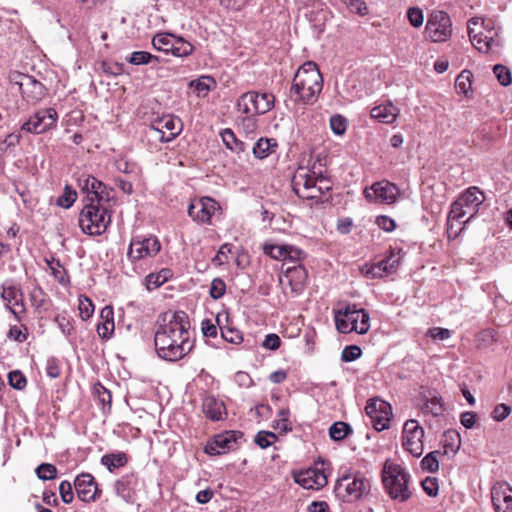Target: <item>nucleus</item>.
I'll return each instance as SVG.
<instances>
[{
	"instance_id": "nucleus-58",
	"label": "nucleus",
	"mask_w": 512,
	"mask_h": 512,
	"mask_svg": "<svg viewBox=\"0 0 512 512\" xmlns=\"http://www.w3.org/2000/svg\"><path fill=\"white\" fill-rule=\"evenodd\" d=\"M423 409H424V412L430 413L433 416H438V415L442 414V412L444 410L443 405H442L440 399H438V398H431V399L427 400Z\"/></svg>"
},
{
	"instance_id": "nucleus-10",
	"label": "nucleus",
	"mask_w": 512,
	"mask_h": 512,
	"mask_svg": "<svg viewBox=\"0 0 512 512\" xmlns=\"http://www.w3.org/2000/svg\"><path fill=\"white\" fill-rule=\"evenodd\" d=\"M274 105V96L270 93L249 91L244 93L237 101L238 111L248 117L265 114Z\"/></svg>"
},
{
	"instance_id": "nucleus-34",
	"label": "nucleus",
	"mask_w": 512,
	"mask_h": 512,
	"mask_svg": "<svg viewBox=\"0 0 512 512\" xmlns=\"http://www.w3.org/2000/svg\"><path fill=\"white\" fill-rule=\"evenodd\" d=\"M221 138L225 146L232 152L239 154L246 150V144L238 140L231 129H225L221 133Z\"/></svg>"
},
{
	"instance_id": "nucleus-43",
	"label": "nucleus",
	"mask_w": 512,
	"mask_h": 512,
	"mask_svg": "<svg viewBox=\"0 0 512 512\" xmlns=\"http://www.w3.org/2000/svg\"><path fill=\"white\" fill-rule=\"evenodd\" d=\"M36 475L40 480H53L57 477V468L50 463L40 464L36 470Z\"/></svg>"
},
{
	"instance_id": "nucleus-42",
	"label": "nucleus",
	"mask_w": 512,
	"mask_h": 512,
	"mask_svg": "<svg viewBox=\"0 0 512 512\" xmlns=\"http://www.w3.org/2000/svg\"><path fill=\"white\" fill-rule=\"evenodd\" d=\"M194 47L181 37H175L171 54L176 57H186L192 54Z\"/></svg>"
},
{
	"instance_id": "nucleus-54",
	"label": "nucleus",
	"mask_w": 512,
	"mask_h": 512,
	"mask_svg": "<svg viewBox=\"0 0 512 512\" xmlns=\"http://www.w3.org/2000/svg\"><path fill=\"white\" fill-rule=\"evenodd\" d=\"M511 411H512L511 406L504 404V403H500L494 407V409L491 413V417L495 421L501 422V421L505 420L510 415Z\"/></svg>"
},
{
	"instance_id": "nucleus-5",
	"label": "nucleus",
	"mask_w": 512,
	"mask_h": 512,
	"mask_svg": "<svg viewBox=\"0 0 512 512\" xmlns=\"http://www.w3.org/2000/svg\"><path fill=\"white\" fill-rule=\"evenodd\" d=\"M335 324L340 333L356 332L365 334L370 328V316L368 312L356 305H347L343 310L335 311Z\"/></svg>"
},
{
	"instance_id": "nucleus-27",
	"label": "nucleus",
	"mask_w": 512,
	"mask_h": 512,
	"mask_svg": "<svg viewBox=\"0 0 512 512\" xmlns=\"http://www.w3.org/2000/svg\"><path fill=\"white\" fill-rule=\"evenodd\" d=\"M1 297L15 318L20 320L19 315L25 310L20 290L11 285H3Z\"/></svg>"
},
{
	"instance_id": "nucleus-63",
	"label": "nucleus",
	"mask_w": 512,
	"mask_h": 512,
	"mask_svg": "<svg viewBox=\"0 0 512 512\" xmlns=\"http://www.w3.org/2000/svg\"><path fill=\"white\" fill-rule=\"evenodd\" d=\"M427 335L434 340H446L451 337V331L446 328L433 327L428 329Z\"/></svg>"
},
{
	"instance_id": "nucleus-11",
	"label": "nucleus",
	"mask_w": 512,
	"mask_h": 512,
	"mask_svg": "<svg viewBox=\"0 0 512 512\" xmlns=\"http://www.w3.org/2000/svg\"><path fill=\"white\" fill-rule=\"evenodd\" d=\"M182 121L173 115L167 114L156 117L150 124V137L162 143L174 140L182 131Z\"/></svg>"
},
{
	"instance_id": "nucleus-37",
	"label": "nucleus",
	"mask_w": 512,
	"mask_h": 512,
	"mask_svg": "<svg viewBox=\"0 0 512 512\" xmlns=\"http://www.w3.org/2000/svg\"><path fill=\"white\" fill-rule=\"evenodd\" d=\"M460 435L454 430H449L444 434V453L455 455L460 448Z\"/></svg>"
},
{
	"instance_id": "nucleus-3",
	"label": "nucleus",
	"mask_w": 512,
	"mask_h": 512,
	"mask_svg": "<svg viewBox=\"0 0 512 512\" xmlns=\"http://www.w3.org/2000/svg\"><path fill=\"white\" fill-rule=\"evenodd\" d=\"M312 168L299 167L293 175L292 187L295 194L307 200L320 199L332 187L331 181L322 172Z\"/></svg>"
},
{
	"instance_id": "nucleus-20",
	"label": "nucleus",
	"mask_w": 512,
	"mask_h": 512,
	"mask_svg": "<svg viewBox=\"0 0 512 512\" xmlns=\"http://www.w3.org/2000/svg\"><path fill=\"white\" fill-rule=\"evenodd\" d=\"M399 195L398 187L388 181L374 183L365 190V197L373 202L392 204Z\"/></svg>"
},
{
	"instance_id": "nucleus-45",
	"label": "nucleus",
	"mask_w": 512,
	"mask_h": 512,
	"mask_svg": "<svg viewBox=\"0 0 512 512\" xmlns=\"http://www.w3.org/2000/svg\"><path fill=\"white\" fill-rule=\"evenodd\" d=\"M77 199V193L69 186L64 188L63 194L57 199V205L63 208H70Z\"/></svg>"
},
{
	"instance_id": "nucleus-15",
	"label": "nucleus",
	"mask_w": 512,
	"mask_h": 512,
	"mask_svg": "<svg viewBox=\"0 0 512 512\" xmlns=\"http://www.w3.org/2000/svg\"><path fill=\"white\" fill-rule=\"evenodd\" d=\"M365 411L375 430L382 431L389 428L392 407L388 402L380 398L369 399Z\"/></svg>"
},
{
	"instance_id": "nucleus-61",
	"label": "nucleus",
	"mask_w": 512,
	"mask_h": 512,
	"mask_svg": "<svg viewBox=\"0 0 512 512\" xmlns=\"http://www.w3.org/2000/svg\"><path fill=\"white\" fill-rule=\"evenodd\" d=\"M361 354L362 351L358 346H347L341 353V359L344 362H351L358 359Z\"/></svg>"
},
{
	"instance_id": "nucleus-46",
	"label": "nucleus",
	"mask_w": 512,
	"mask_h": 512,
	"mask_svg": "<svg viewBox=\"0 0 512 512\" xmlns=\"http://www.w3.org/2000/svg\"><path fill=\"white\" fill-rule=\"evenodd\" d=\"M276 440H277L276 434H274L273 432H268V431L258 432L254 439L255 443L262 449H265V448L271 446L272 444L275 443Z\"/></svg>"
},
{
	"instance_id": "nucleus-19",
	"label": "nucleus",
	"mask_w": 512,
	"mask_h": 512,
	"mask_svg": "<svg viewBox=\"0 0 512 512\" xmlns=\"http://www.w3.org/2000/svg\"><path fill=\"white\" fill-rule=\"evenodd\" d=\"M220 209L219 204L210 197L193 200L188 207V215L196 222L210 223L211 218Z\"/></svg>"
},
{
	"instance_id": "nucleus-33",
	"label": "nucleus",
	"mask_w": 512,
	"mask_h": 512,
	"mask_svg": "<svg viewBox=\"0 0 512 512\" xmlns=\"http://www.w3.org/2000/svg\"><path fill=\"white\" fill-rule=\"evenodd\" d=\"M127 456L123 452L109 453L101 457V464L107 467L110 472L127 464Z\"/></svg>"
},
{
	"instance_id": "nucleus-53",
	"label": "nucleus",
	"mask_w": 512,
	"mask_h": 512,
	"mask_svg": "<svg viewBox=\"0 0 512 512\" xmlns=\"http://www.w3.org/2000/svg\"><path fill=\"white\" fill-rule=\"evenodd\" d=\"M226 292V284L221 278H214L210 285V296L217 300L220 299Z\"/></svg>"
},
{
	"instance_id": "nucleus-64",
	"label": "nucleus",
	"mask_w": 512,
	"mask_h": 512,
	"mask_svg": "<svg viewBox=\"0 0 512 512\" xmlns=\"http://www.w3.org/2000/svg\"><path fill=\"white\" fill-rule=\"evenodd\" d=\"M347 6L349 9L359 15H366L368 13V7L362 0H348Z\"/></svg>"
},
{
	"instance_id": "nucleus-60",
	"label": "nucleus",
	"mask_w": 512,
	"mask_h": 512,
	"mask_svg": "<svg viewBox=\"0 0 512 512\" xmlns=\"http://www.w3.org/2000/svg\"><path fill=\"white\" fill-rule=\"evenodd\" d=\"M232 245L229 243L223 244L218 250L215 257L212 259V263L217 266H221L228 261V254L231 252Z\"/></svg>"
},
{
	"instance_id": "nucleus-50",
	"label": "nucleus",
	"mask_w": 512,
	"mask_h": 512,
	"mask_svg": "<svg viewBox=\"0 0 512 512\" xmlns=\"http://www.w3.org/2000/svg\"><path fill=\"white\" fill-rule=\"evenodd\" d=\"M8 381L11 387L17 390L24 389L27 384L25 376L19 370L11 371L8 374Z\"/></svg>"
},
{
	"instance_id": "nucleus-24",
	"label": "nucleus",
	"mask_w": 512,
	"mask_h": 512,
	"mask_svg": "<svg viewBox=\"0 0 512 512\" xmlns=\"http://www.w3.org/2000/svg\"><path fill=\"white\" fill-rule=\"evenodd\" d=\"M294 481L304 489L319 490L327 484V477L322 470L309 468L294 474Z\"/></svg>"
},
{
	"instance_id": "nucleus-57",
	"label": "nucleus",
	"mask_w": 512,
	"mask_h": 512,
	"mask_svg": "<svg viewBox=\"0 0 512 512\" xmlns=\"http://www.w3.org/2000/svg\"><path fill=\"white\" fill-rule=\"evenodd\" d=\"M331 130L336 135H342L346 131V119L341 115H333L330 118Z\"/></svg>"
},
{
	"instance_id": "nucleus-4",
	"label": "nucleus",
	"mask_w": 512,
	"mask_h": 512,
	"mask_svg": "<svg viewBox=\"0 0 512 512\" xmlns=\"http://www.w3.org/2000/svg\"><path fill=\"white\" fill-rule=\"evenodd\" d=\"M409 474L399 464L386 460L382 470V480L389 496L394 500L404 502L411 496L409 489Z\"/></svg>"
},
{
	"instance_id": "nucleus-32",
	"label": "nucleus",
	"mask_w": 512,
	"mask_h": 512,
	"mask_svg": "<svg viewBox=\"0 0 512 512\" xmlns=\"http://www.w3.org/2000/svg\"><path fill=\"white\" fill-rule=\"evenodd\" d=\"M278 147L277 141L273 138H260L252 148L253 154L258 159H264Z\"/></svg>"
},
{
	"instance_id": "nucleus-21",
	"label": "nucleus",
	"mask_w": 512,
	"mask_h": 512,
	"mask_svg": "<svg viewBox=\"0 0 512 512\" xmlns=\"http://www.w3.org/2000/svg\"><path fill=\"white\" fill-rule=\"evenodd\" d=\"M74 487L78 498L83 502H94L101 495V490L98 489V485L90 473L78 475L74 481Z\"/></svg>"
},
{
	"instance_id": "nucleus-55",
	"label": "nucleus",
	"mask_w": 512,
	"mask_h": 512,
	"mask_svg": "<svg viewBox=\"0 0 512 512\" xmlns=\"http://www.w3.org/2000/svg\"><path fill=\"white\" fill-rule=\"evenodd\" d=\"M222 338L232 344H240L243 341V336L240 331L233 328H221Z\"/></svg>"
},
{
	"instance_id": "nucleus-25",
	"label": "nucleus",
	"mask_w": 512,
	"mask_h": 512,
	"mask_svg": "<svg viewBox=\"0 0 512 512\" xmlns=\"http://www.w3.org/2000/svg\"><path fill=\"white\" fill-rule=\"evenodd\" d=\"M236 439L233 432H225L214 436L205 447V452L209 455L225 454L235 448Z\"/></svg>"
},
{
	"instance_id": "nucleus-39",
	"label": "nucleus",
	"mask_w": 512,
	"mask_h": 512,
	"mask_svg": "<svg viewBox=\"0 0 512 512\" xmlns=\"http://www.w3.org/2000/svg\"><path fill=\"white\" fill-rule=\"evenodd\" d=\"M171 277V271L163 269L159 273H150L146 276V286L148 290L156 289L164 284Z\"/></svg>"
},
{
	"instance_id": "nucleus-56",
	"label": "nucleus",
	"mask_w": 512,
	"mask_h": 512,
	"mask_svg": "<svg viewBox=\"0 0 512 512\" xmlns=\"http://www.w3.org/2000/svg\"><path fill=\"white\" fill-rule=\"evenodd\" d=\"M303 254V251L298 247L286 245V251L284 254V264L286 262L297 263L302 259Z\"/></svg>"
},
{
	"instance_id": "nucleus-18",
	"label": "nucleus",
	"mask_w": 512,
	"mask_h": 512,
	"mask_svg": "<svg viewBox=\"0 0 512 512\" xmlns=\"http://www.w3.org/2000/svg\"><path fill=\"white\" fill-rule=\"evenodd\" d=\"M81 188L87 195V203L107 205L111 199V191L94 176H86L80 180Z\"/></svg>"
},
{
	"instance_id": "nucleus-2",
	"label": "nucleus",
	"mask_w": 512,
	"mask_h": 512,
	"mask_svg": "<svg viewBox=\"0 0 512 512\" xmlns=\"http://www.w3.org/2000/svg\"><path fill=\"white\" fill-rule=\"evenodd\" d=\"M322 89L323 78L317 65L307 61L294 75L290 97L295 102L313 104L317 101Z\"/></svg>"
},
{
	"instance_id": "nucleus-36",
	"label": "nucleus",
	"mask_w": 512,
	"mask_h": 512,
	"mask_svg": "<svg viewBox=\"0 0 512 512\" xmlns=\"http://www.w3.org/2000/svg\"><path fill=\"white\" fill-rule=\"evenodd\" d=\"M215 84L212 77L202 76L195 81H191L190 86L195 88L198 97H205Z\"/></svg>"
},
{
	"instance_id": "nucleus-13",
	"label": "nucleus",
	"mask_w": 512,
	"mask_h": 512,
	"mask_svg": "<svg viewBox=\"0 0 512 512\" xmlns=\"http://www.w3.org/2000/svg\"><path fill=\"white\" fill-rule=\"evenodd\" d=\"M424 429L417 420L409 419L404 423L402 430V447L413 457L419 458L424 452Z\"/></svg>"
},
{
	"instance_id": "nucleus-30",
	"label": "nucleus",
	"mask_w": 512,
	"mask_h": 512,
	"mask_svg": "<svg viewBox=\"0 0 512 512\" xmlns=\"http://www.w3.org/2000/svg\"><path fill=\"white\" fill-rule=\"evenodd\" d=\"M114 312L112 306H105L100 312V322L97 324V333L102 339H110L114 333Z\"/></svg>"
},
{
	"instance_id": "nucleus-44",
	"label": "nucleus",
	"mask_w": 512,
	"mask_h": 512,
	"mask_svg": "<svg viewBox=\"0 0 512 512\" xmlns=\"http://www.w3.org/2000/svg\"><path fill=\"white\" fill-rule=\"evenodd\" d=\"M440 454L439 451H432L428 453L421 461V467L423 470H426L428 472H436L439 469V460L438 455Z\"/></svg>"
},
{
	"instance_id": "nucleus-48",
	"label": "nucleus",
	"mask_w": 512,
	"mask_h": 512,
	"mask_svg": "<svg viewBox=\"0 0 512 512\" xmlns=\"http://www.w3.org/2000/svg\"><path fill=\"white\" fill-rule=\"evenodd\" d=\"M263 250H264V253L269 255L271 258L284 262V254L286 251V245H275V244L266 243L263 246Z\"/></svg>"
},
{
	"instance_id": "nucleus-28",
	"label": "nucleus",
	"mask_w": 512,
	"mask_h": 512,
	"mask_svg": "<svg viewBox=\"0 0 512 512\" xmlns=\"http://www.w3.org/2000/svg\"><path fill=\"white\" fill-rule=\"evenodd\" d=\"M202 411L212 421L223 420L227 415L224 402L212 395H208L203 399Z\"/></svg>"
},
{
	"instance_id": "nucleus-35",
	"label": "nucleus",
	"mask_w": 512,
	"mask_h": 512,
	"mask_svg": "<svg viewBox=\"0 0 512 512\" xmlns=\"http://www.w3.org/2000/svg\"><path fill=\"white\" fill-rule=\"evenodd\" d=\"M175 36L170 33H158L152 39L153 47L164 53H171Z\"/></svg>"
},
{
	"instance_id": "nucleus-31",
	"label": "nucleus",
	"mask_w": 512,
	"mask_h": 512,
	"mask_svg": "<svg viewBox=\"0 0 512 512\" xmlns=\"http://www.w3.org/2000/svg\"><path fill=\"white\" fill-rule=\"evenodd\" d=\"M285 277L289 282L291 290L295 293H299L304 288L307 279V271L302 265H294L287 267Z\"/></svg>"
},
{
	"instance_id": "nucleus-14",
	"label": "nucleus",
	"mask_w": 512,
	"mask_h": 512,
	"mask_svg": "<svg viewBox=\"0 0 512 512\" xmlns=\"http://www.w3.org/2000/svg\"><path fill=\"white\" fill-rule=\"evenodd\" d=\"M58 113L54 108H45L35 112L21 126V131L42 134L56 127Z\"/></svg>"
},
{
	"instance_id": "nucleus-52",
	"label": "nucleus",
	"mask_w": 512,
	"mask_h": 512,
	"mask_svg": "<svg viewBox=\"0 0 512 512\" xmlns=\"http://www.w3.org/2000/svg\"><path fill=\"white\" fill-rule=\"evenodd\" d=\"M45 262H46L47 266L49 267V269H50L52 275L54 276V278L59 283H63L64 282L65 272H64L60 262L58 260H55L54 258L45 259Z\"/></svg>"
},
{
	"instance_id": "nucleus-16",
	"label": "nucleus",
	"mask_w": 512,
	"mask_h": 512,
	"mask_svg": "<svg viewBox=\"0 0 512 512\" xmlns=\"http://www.w3.org/2000/svg\"><path fill=\"white\" fill-rule=\"evenodd\" d=\"M400 261V251L390 250L382 260L372 264H365L360 270L367 278H381L394 273L397 270Z\"/></svg>"
},
{
	"instance_id": "nucleus-38",
	"label": "nucleus",
	"mask_w": 512,
	"mask_h": 512,
	"mask_svg": "<svg viewBox=\"0 0 512 512\" xmlns=\"http://www.w3.org/2000/svg\"><path fill=\"white\" fill-rule=\"evenodd\" d=\"M126 61L132 65H146L150 62L159 63V57L146 51H135L126 57Z\"/></svg>"
},
{
	"instance_id": "nucleus-8",
	"label": "nucleus",
	"mask_w": 512,
	"mask_h": 512,
	"mask_svg": "<svg viewBox=\"0 0 512 512\" xmlns=\"http://www.w3.org/2000/svg\"><path fill=\"white\" fill-rule=\"evenodd\" d=\"M370 489V480L360 472L343 475L335 485L337 496L345 502H354L363 498L368 495Z\"/></svg>"
},
{
	"instance_id": "nucleus-6",
	"label": "nucleus",
	"mask_w": 512,
	"mask_h": 512,
	"mask_svg": "<svg viewBox=\"0 0 512 512\" xmlns=\"http://www.w3.org/2000/svg\"><path fill=\"white\" fill-rule=\"evenodd\" d=\"M484 201V194L477 187H469L451 205L448 220L469 222Z\"/></svg>"
},
{
	"instance_id": "nucleus-1",
	"label": "nucleus",
	"mask_w": 512,
	"mask_h": 512,
	"mask_svg": "<svg viewBox=\"0 0 512 512\" xmlns=\"http://www.w3.org/2000/svg\"><path fill=\"white\" fill-rule=\"evenodd\" d=\"M190 323L183 311L165 312L157 322L154 343L157 355L166 361L183 359L193 348Z\"/></svg>"
},
{
	"instance_id": "nucleus-41",
	"label": "nucleus",
	"mask_w": 512,
	"mask_h": 512,
	"mask_svg": "<svg viewBox=\"0 0 512 512\" xmlns=\"http://www.w3.org/2000/svg\"><path fill=\"white\" fill-rule=\"evenodd\" d=\"M472 74L470 71H462L455 82V88L458 93H462L467 96L472 91Z\"/></svg>"
},
{
	"instance_id": "nucleus-12",
	"label": "nucleus",
	"mask_w": 512,
	"mask_h": 512,
	"mask_svg": "<svg viewBox=\"0 0 512 512\" xmlns=\"http://www.w3.org/2000/svg\"><path fill=\"white\" fill-rule=\"evenodd\" d=\"M425 38L434 43L446 42L452 35V21L444 11H433L427 19Z\"/></svg>"
},
{
	"instance_id": "nucleus-7",
	"label": "nucleus",
	"mask_w": 512,
	"mask_h": 512,
	"mask_svg": "<svg viewBox=\"0 0 512 512\" xmlns=\"http://www.w3.org/2000/svg\"><path fill=\"white\" fill-rule=\"evenodd\" d=\"M111 222L108 205L86 203L79 217V226L89 235H101Z\"/></svg>"
},
{
	"instance_id": "nucleus-22",
	"label": "nucleus",
	"mask_w": 512,
	"mask_h": 512,
	"mask_svg": "<svg viewBox=\"0 0 512 512\" xmlns=\"http://www.w3.org/2000/svg\"><path fill=\"white\" fill-rule=\"evenodd\" d=\"M491 500L495 512H512V487L497 482L491 488Z\"/></svg>"
},
{
	"instance_id": "nucleus-23",
	"label": "nucleus",
	"mask_w": 512,
	"mask_h": 512,
	"mask_svg": "<svg viewBox=\"0 0 512 512\" xmlns=\"http://www.w3.org/2000/svg\"><path fill=\"white\" fill-rule=\"evenodd\" d=\"M18 84L23 98L29 103H37L47 94L45 86L32 76L21 75Z\"/></svg>"
},
{
	"instance_id": "nucleus-9",
	"label": "nucleus",
	"mask_w": 512,
	"mask_h": 512,
	"mask_svg": "<svg viewBox=\"0 0 512 512\" xmlns=\"http://www.w3.org/2000/svg\"><path fill=\"white\" fill-rule=\"evenodd\" d=\"M468 34L472 45L482 53H489L500 44L494 38L497 32L481 17H474L468 22Z\"/></svg>"
},
{
	"instance_id": "nucleus-59",
	"label": "nucleus",
	"mask_w": 512,
	"mask_h": 512,
	"mask_svg": "<svg viewBox=\"0 0 512 512\" xmlns=\"http://www.w3.org/2000/svg\"><path fill=\"white\" fill-rule=\"evenodd\" d=\"M59 493L64 503L70 504L74 499L72 485L69 481H62L59 485Z\"/></svg>"
},
{
	"instance_id": "nucleus-17",
	"label": "nucleus",
	"mask_w": 512,
	"mask_h": 512,
	"mask_svg": "<svg viewBox=\"0 0 512 512\" xmlns=\"http://www.w3.org/2000/svg\"><path fill=\"white\" fill-rule=\"evenodd\" d=\"M161 249L157 237H135L131 240L127 256L131 261H137L156 256Z\"/></svg>"
},
{
	"instance_id": "nucleus-26",
	"label": "nucleus",
	"mask_w": 512,
	"mask_h": 512,
	"mask_svg": "<svg viewBox=\"0 0 512 512\" xmlns=\"http://www.w3.org/2000/svg\"><path fill=\"white\" fill-rule=\"evenodd\" d=\"M138 484V479L134 473H128L115 481L114 491L117 496L122 498L125 502L130 503L133 501L135 489Z\"/></svg>"
},
{
	"instance_id": "nucleus-29",
	"label": "nucleus",
	"mask_w": 512,
	"mask_h": 512,
	"mask_svg": "<svg viewBox=\"0 0 512 512\" xmlns=\"http://www.w3.org/2000/svg\"><path fill=\"white\" fill-rule=\"evenodd\" d=\"M399 114L400 109L392 102H386L384 104L377 105L370 111V116L372 119L384 124L394 123Z\"/></svg>"
},
{
	"instance_id": "nucleus-40",
	"label": "nucleus",
	"mask_w": 512,
	"mask_h": 512,
	"mask_svg": "<svg viewBox=\"0 0 512 512\" xmlns=\"http://www.w3.org/2000/svg\"><path fill=\"white\" fill-rule=\"evenodd\" d=\"M350 433H352L351 426L342 421L335 422L329 428V435L334 441H342Z\"/></svg>"
},
{
	"instance_id": "nucleus-47",
	"label": "nucleus",
	"mask_w": 512,
	"mask_h": 512,
	"mask_svg": "<svg viewBox=\"0 0 512 512\" xmlns=\"http://www.w3.org/2000/svg\"><path fill=\"white\" fill-rule=\"evenodd\" d=\"M493 72L502 86H508L512 83V75L507 67L497 64L494 66Z\"/></svg>"
},
{
	"instance_id": "nucleus-49",
	"label": "nucleus",
	"mask_w": 512,
	"mask_h": 512,
	"mask_svg": "<svg viewBox=\"0 0 512 512\" xmlns=\"http://www.w3.org/2000/svg\"><path fill=\"white\" fill-rule=\"evenodd\" d=\"M78 309H79L80 317L83 320H87L93 315L94 305L88 297L80 296Z\"/></svg>"
},
{
	"instance_id": "nucleus-51",
	"label": "nucleus",
	"mask_w": 512,
	"mask_h": 512,
	"mask_svg": "<svg viewBox=\"0 0 512 512\" xmlns=\"http://www.w3.org/2000/svg\"><path fill=\"white\" fill-rule=\"evenodd\" d=\"M407 18L409 23L415 28H419L423 25L424 15L422 10L418 7H410L407 10Z\"/></svg>"
},
{
	"instance_id": "nucleus-62",
	"label": "nucleus",
	"mask_w": 512,
	"mask_h": 512,
	"mask_svg": "<svg viewBox=\"0 0 512 512\" xmlns=\"http://www.w3.org/2000/svg\"><path fill=\"white\" fill-rule=\"evenodd\" d=\"M422 488L428 496H430V497L436 496L438 494V489H439L437 479L427 477L422 482Z\"/></svg>"
}]
</instances>
